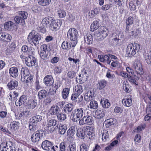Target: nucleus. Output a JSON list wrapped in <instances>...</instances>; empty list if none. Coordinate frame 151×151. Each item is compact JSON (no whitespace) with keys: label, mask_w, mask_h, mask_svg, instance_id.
<instances>
[{"label":"nucleus","mask_w":151,"mask_h":151,"mask_svg":"<svg viewBox=\"0 0 151 151\" xmlns=\"http://www.w3.org/2000/svg\"><path fill=\"white\" fill-rule=\"evenodd\" d=\"M140 49V45L134 43L129 44L127 46L126 55L128 57L132 56L138 52Z\"/></svg>","instance_id":"nucleus-1"},{"label":"nucleus","mask_w":151,"mask_h":151,"mask_svg":"<svg viewBox=\"0 0 151 151\" xmlns=\"http://www.w3.org/2000/svg\"><path fill=\"white\" fill-rule=\"evenodd\" d=\"M41 39V36L40 34H35L33 31L29 34L27 37L28 42L33 46H36L38 45Z\"/></svg>","instance_id":"nucleus-2"},{"label":"nucleus","mask_w":151,"mask_h":151,"mask_svg":"<svg viewBox=\"0 0 151 151\" xmlns=\"http://www.w3.org/2000/svg\"><path fill=\"white\" fill-rule=\"evenodd\" d=\"M108 33V30L107 28L102 27L95 34V37L98 40L101 41L107 36Z\"/></svg>","instance_id":"nucleus-3"},{"label":"nucleus","mask_w":151,"mask_h":151,"mask_svg":"<svg viewBox=\"0 0 151 151\" xmlns=\"http://www.w3.org/2000/svg\"><path fill=\"white\" fill-rule=\"evenodd\" d=\"M41 147L44 150L47 151H58V147L57 145H54L53 143L48 140L43 141Z\"/></svg>","instance_id":"nucleus-4"},{"label":"nucleus","mask_w":151,"mask_h":151,"mask_svg":"<svg viewBox=\"0 0 151 151\" xmlns=\"http://www.w3.org/2000/svg\"><path fill=\"white\" fill-rule=\"evenodd\" d=\"M83 109L82 108H79L76 109L72 113L73 115L72 120L73 122H77L78 120L80 121V118H81L83 113Z\"/></svg>","instance_id":"nucleus-5"},{"label":"nucleus","mask_w":151,"mask_h":151,"mask_svg":"<svg viewBox=\"0 0 151 151\" xmlns=\"http://www.w3.org/2000/svg\"><path fill=\"white\" fill-rule=\"evenodd\" d=\"M58 123V121L54 119L49 120L48 121L45 129L47 130L49 133H52L55 130L54 127L57 125Z\"/></svg>","instance_id":"nucleus-6"},{"label":"nucleus","mask_w":151,"mask_h":151,"mask_svg":"<svg viewBox=\"0 0 151 151\" xmlns=\"http://www.w3.org/2000/svg\"><path fill=\"white\" fill-rule=\"evenodd\" d=\"M67 36L71 40H76L78 36V32L74 28H70L67 33Z\"/></svg>","instance_id":"nucleus-7"},{"label":"nucleus","mask_w":151,"mask_h":151,"mask_svg":"<svg viewBox=\"0 0 151 151\" xmlns=\"http://www.w3.org/2000/svg\"><path fill=\"white\" fill-rule=\"evenodd\" d=\"M43 131L42 130H37L34 132L31 137L32 141L37 143L43 135Z\"/></svg>","instance_id":"nucleus-8"},{"label":"nucleus","mask_w":151,"mask_h":151,"mask_svg":"<svg viewBox=\"0 0 151 151\" xmlns=\"http://www.w3.org/2000/svg\"><path fill=\"white\" fill-rule=\"evenodd\" d=\"M116 122L117 121L115 119L110 118L104 121V124L107 130L109 129L111 130L112 128L116 124Z\"/></svg>","instance_id":"nucleus-9"},{"label":"nucleus","mask_w":151,"mask_h":151,"mask_svg":"<svg viewBox=\"0 0 151 151\" xmlns=\"http://www.w3.org/2000/svg\"><path fill=\"white\" fill-rule=\"evenodd\" d=\"M93 122V118L91 116H84L79 121L80 125L84 124H91Z\"/></svg>","instance_id":"nucleus-10"},{"label":"nucleus","mask_w":151,"mask_h":151,"mask_svg":"<svg viewBox=\"0 0 151 151\" xmlns=\"http://www.w3.org/2000/svg\"><path fill=\"white\" fill-rule=\"evenodd\" d=\"M61 23L59 20H54L53 19L52 21L50 24V28L52 31H56L59 29L61 26Z\"/></svg>","instance_id":"nucleus-11"},{"label":"nucleus","mask_w":151,"mask_h":151,"mask_svg":"<svg viewBox=\"0 0 151 151\" xmlns=\"http://www.w3.org/2000/svg\"><path fill=\"white\" fill-rule=\"evenodd\" d=\"M133 68L135 70V72L137 76L141 75L143 74L142 66L141 63L139 62L134 63L133 66Z\"/></svg>","instance_id":"nucleus-12"},{"label":"nucleus","mask_w":151,"mask_h":151,"mask_svg":"<svg viewBox=\"0 0 151 151\" xmlns=\"http://www.w3.org/2000/svg\"><path fill=\"white\" fill-rule=\"evenodd\" d=\"M44 82L47 86L52 85L54 83V80L52 76L50 75L46 76L44 79Z\"/></svg>","instance_id":"nucleus-13"},{"label":"nucleus","mask_w":151,"mask_h":151,"mask_svg":"<svg viewBox=\"0 0 151 151\" xmlns=\"http://www.w3.org/2000/svg\"><path fill=\"white\" fill-rule=\"evenodd\" d=\"M27 97L26 95H22L19 100H17L15 103L16 106H20L27 101Z\"/></svg>","instance_id":"nucleus-14"},{"label":"nucleus","mask_w":151,"mask_h":151,"mask_svg":"<svg viewBox=\"0 0 151 151\" xmlns=\"http://www.w3.org/2000/svg\"><path fill=\"white\" fill-rule=\"evenodd\" d=\"M98 58L101 62H103L107 64L110 65L111 62V60L109 59V54L99 55Z\"/></svg>","instance_id":"nucleus-15"},{"label":"nucleus","mask_w":151,"mask_h":151,"mask_svg":"<svg viewBox=\"0 0 151 151\" xmlns=\"http://www.w3.org/2000/svg\"><path fill=\"white\" fill-rule=\"evenodd\" d=\"M13 143L12 142L10 141H8L6 142H4L2 143L0 145V148L1 150L2 149H9L12 150L13 149L12 146Z\"/></svg>","instance_id":"nucleus-16"},{"label":"nucleus","mask_w":151,"mask_h":151,"mask_svg":"<svg viewBox=\"0 0 151 151\" xmlns=\"http://www.w3.org/2000/svg\"><path fill=\"white\" fill-rule=\"evenodd\" d=\"M36 62V60L34 57H30L25 60L26 64L29 67L35 65Z\"/></svg>","instance_id":"nucleus-17"},{"label":"nucleus","mask_w":151,"mask_h":151,"mask_svg":"<svg viewBox=\"0 0 151 151\" xmlns=\"http://www.w3.org/2000/svg\"><path fill=\"white\" fill-rule=\"evenodd\" d=\"M9 73L10 76L13 78H16L18 75V68L16 67H13L10 68Z\"/></svg>","instance_id":"nucleus-18"},{"label":"nucleus","mask_w":151,"mask_h":151,"mask_svg":"<svg viewBox=\"0 0 151 151\" xmlns=\"http://www.w3.org/2000/svg\"><path fill=\"white\" fill-rule=\"evenodd\" d=\"M112 131L110 129L109 130H104L102 133V139L104 142L108 141L109 139V132L110 133Z\"/></svg>","instance_id":"nucleus-19"},{"label":"nucleus","mask_w":151,"mask_h":151,"mask_svg":"<svg viewBox=\"0 0 151 151\" xmlns=\"http://www.w3.org/2000/svg\"><path fill=\"white\" fill-rule=\"evenodd\" d=\"M37 104V101L36 100H30L29 101L28 103L25 106L27 109H34L36 106Z\"/></svg>","instance_id":"nucleus-20"},{"label":"nucleus","mask_w":151,"mask_h":151,"mask_svg":"<svg viewBox=\"0 0 151 151\" xmlns=\"http://www.w3.org/2000/svg\"><path fill=\"white\" fill-rule=\"evenodd\" d=\"M15 24L11 21H9L5 22L4 24V28L8 30H12L14 29Z\"/></svg>","instance_id":"nucleus-21"},{"label":"nucleus","mask_w":151,"mask_h":151,"mask_svg":"<svg viewBox=\"0 0 151 151\" xmlns=\"http://www.w3.org/2000/svg\"><path fill=\"white\" fill-rule=\"evenodd\" d=\"M18 85V82L16 81L12 80L7 84V86L9 90L16 89Z\"/></svg>","instance_id":"nucleus-22"},{"label":"nucleus","mask_w":151,"mask_h":151,"mask_svg":"<svg viewBox=\"0 0 151 151\" xmlns=\"http://www.w3.org/2000/svg\"><path fill=\"white\" fill-rule=\"evenodd\" d=\"M52 17H46L44 18L42 22V25L45 27H47L48 25L51 24L52 21Z\"/></svg>","instance_id":"nucleus-23"},{"label":"nucleus","mask_w":151,"mask_h":151,"mask_svg":"<svg viewBox=\"0 0 151 151\" xmlns=\"http://www.w3.org/2000/svg\"><path fill=\"white\" fill-rule=\"evenodd\" d=\"M90 128L89 126L86 127L85 129L86 136L90 139H93L95 136V134L90 131Z\"/></svg>","instance_id":"nucleus-24"},{"label":"nucleus","mask_w":151,"mask_h":151,"mask_svg":"<svg viewBox=\"0 0 151 151\" xmlns=\"http://www.w3.org/2000/svg\"><path fill=\"white\" fill-rule=\"evenodd\" d=\"M132 100L131 96L129 95L127 98L122 99V102L124 105L127 107H129L131 106L132 105Z\"/></svg>","instance_id":"nucleus-25"},{"label":"nucleus","mask_w":151,"mask_h":151,"mask_svg":"<svg viewBox=\"0 0 151 151\" xmlns=\"http://www.w3.org/2000/svg\"><path fill=\"white\" fill-rule=\"evenodd\" d=\"M60 108L56 105H53L51 107L49 111V113L51 115H58L59 113Z\"/></svg>","instance_id":"nucleus-26"},{"label":"nucleus","mask_w":151,"mask_h":151,"mask_svg":"<svg viewBox=\"0 0 151 151\" xmlns=\"http://www.w3.org/2000/svg\"><path fill=\"white\" fill-rule=\"evenodd\" d=\"M42 119V116L40 115L34 116L31 119V123L34 125L37 123L40 122Z\"/></svg>","instance_id":"nucleus-27"},{"label":"nucleus","mask_w":151,"mask_h":151,"mask_svg":"<svg viewBox=\"0 0 151 151\" xmlns=\"http://www.w3.org/2000/svg\"><path fill=\"white\" fill-rule=\"evenodd\" d=\"M57 127L58 128V132L61 134H64L67 129V125L65 124H60Z\"/></svg>","instance_id":"nucleus-28"},{"label":"nucleus","mask_w":151,"mask_h":151,"mask_svg":"<svg viewBox=\"0 0 151 151\" xmlns=\"http://www.w3.org/2000/svg\"><path fill=\"white\" fill-rule=\"evenodd\" d=\"M104 115L105 114L103 111L97 110L95 111L93 116L96 119H99L102 118Z\"/></svg>","instance_id":"nucleus-29"},{"label":"nucleus","mask_w":151,"mask_h":151,"mask_svg":"<svg viewBox=\"0 0 151 151\" xmlns=\"http://www.w3.org/2000/svg\"><path fill=\"white\" fill-rule=\"evenodd\" d=\"M107 84L106 81L104 80L99 81L97 84V88L99 90H101L105 88Z\"/></svg>","instance_id":"nucleus-30"},{"label":"nucleus","mask_w":151,"mask_h":151,"mask_svg":"<svg viewBox=\"0 0 151 151\" xmlns=\"http://www.w3.org/2000/svg\"><path fill=\"white\" fill-rule=\"evenodd\" d=\"M38 96L39 99L41 100L46 98L48 96V93L46 90H42L38 92Z\"/></svg>","instance_id":"nucleus-31"},{"label":"nucleus","mask_w":151,"mask_h":151,"mask_svg":"<svg viewBox=\"0 0 151 151\" xmlns=\"http://www.w3.org/2000/svg\"><path fill=\"white\" fill-rule=\"evenodd\" d=\"M73 106V105L71 104H67L63 108V111L64 112L68 114L72 111Z\"/></svg>","instance_id":"nucleus-32"},{"label":"nucleus","mask_w":151,"mask_h":151,"mask_svg":"<svg viewBox=\"0 0 151 151\" xmlns=\"http://www.w3.org/2000/svg\"><path fill=\"white\" fill-rule=\"evenodd\" d=\"M93 93L91 91H88L86 93L84 96V99L86 101H89L93 99Z\"/></svg>","instance_id":"nucleus-33"},{"label":"nucleus","mask_w":151,"mask_h":151,"mask_svg":"<svg viewBox=\"0 0 151 151\" xmlns=\"http://www.w3.org/2000/svg\"><path fill=\"white\" fill-rule=\"evenodd\" d=\"M85 42L88 44L92 43L93 41V36L90 34H87L84 37Z\"/></svg>","instance_id":"nucleus-34"},{"label":"nucleus","mask_w":151,"mask_h":151,"mask_svg":"<svg viewBox=\"0 0 151 151\" xmlns=\"http://www.w3.org/2000/svg\"><path fill=\"white\" fill-rule=\"evenodd\" d=\"M21 79H25L27 77L30 75L28 69L22 68L21 70Z\"/></svg>","instance_id":"nucleus-35"},{"label":"nucleus","mask_w":151,"mask_h":151,"mask_svg":"<svg viewBox=\"0 0 151 151\" xmlns=\"http://www.w3.org/2000/svg\"><path fill=\"white\" fill-rule=\"evenodd\" d=\"M100 103L103 107L104 108H108L110 106L109 100L106 99H101Z\"/></svg>","instance_id":"nucleus-36"},{"label":"nucleus","mask_w":151,"mask_h":151,"mask_svg":"<svg viewBox=\"0 0 151 151\" xmlns=\"http://www.w3.org/2000/svg\"><path fill=\"white\" fill-rule=\"evenodd\" d=\"M70 89L66 88H63L62 91V96L63 99H66L69 96Z\"/></svg>","instance_id":"nucleus-37"},{"label":"nucleus","mask_w":151,"mask_h":151,"mask_svg":"<svg viewBox=\"0 0 151 151\" xmlns=\"http://www.w3.org/2000/svg\"><path fill=\"white\" fill-rule=\"evenodd\" d=\"M99 21H94L91 25L90 30L92 32L94 31L99 28Z\"/></svg>","instance_id":"nucleus-38"},{"label":"nucleus","mask_w":151,"mask_h":151,"mask_svg":"<svg viewBox=\"0 0 151 151\" xmlns=\"http://www.w3.org/2000/svg\"><path fill=\"white\" fill-rule=\"evenodd\" d=\"M14 21L17 24H20L21 25L23 26L25 24V22L19 16H16L14 18Z\"/></svg>","instance_id":"nucleus-39"},{"label":"nucleus","mask_w":151,"mask_h":151,"mask_svg":"<svg viewBox=\"0 0 151 151\" xmlns=\"http://www.w3.org/2000/svg\"><path fill=\"white\" fill-rule=\"evenodd\" d=\"M85 130L84 131L81 129H78L77 131V135L81 138L83 139L84 138V136L86 135Z\"/></svg>","instance_id":"nucleus-40"},{"label":"nucleus","mask_w":151,"mask_h":151,"mask_svg":"<svg viewBox=\"0 0 151 151\" xmlns=\"http://www.w3.org/2000/svg\"><path fill=\"white\" fill-rule=\"evenodd\" d=\"M99 13V9L97 8L94 9L93 10H91L89 12V15L91 18L95 17Z\"/></svg>","instance_id":"nucleus-41"},{"label":"nucleus","mask_w":151,"mask_h":151,"mask_svg":"<svg viewBox=\"0 0 151 151\" xmlns=\"http://www.w3.org/2000/svg\"><path fill=\"white\" fill-rule=\"evenodd\" d=\"M83 90L82 86L80 85H78L75 86L73 92L80 95L83 92Z\"/></svg>","instance_id":"nucleus-42"},{"label":"nucleus","mask_w":151,"mask_h":151,"mask_svg":"<svg viewBox=\"0 0 151 151\" xmlns=\"http://www.w3.org/2000/svg\"><path fill=\"white\" fill-rule=\"evenodd\" d=\"M61 47L64 50H68L71 48L70 43L67 41H65L62 43Z\"/></svg>","instance_id":"nucleus-43"},{"label":"nucleus","mask_w":151,"mask_h":151,"mask_svg":"<svg viewBox=\"0 0 151 151\" xmlns=\"http://www.w3.org/2000/svg\"><path fill=\"white\" fill-rule=\"evenodd\" d=\"M98 104L97 102L95 100L91 101L89 104V108L91 109H96L98 108Z\"/></svg>","instance_id":"nucleus-44"},{"label":"nucleus","mask_w":151,"mask_h":151,"mask_svg":"<svg viewBox=\"0 0 151 151\" xmlns=\"http://www.w3.org/2000/svg\"><path fill=\"white\" fill-rule=\"evenodd\" d=\"M76 127L75 126H72L70 127L67 131V134L69 136H73L76 133Z\"/></svg>","instance_id":"nucleus-45"},{"label":"nucleus","mask_w":151,"mask_h":151,"mask_svg":"<svg viewBox=\"0 0 151 151\" xmlns=\"http://www.w3.org/2000/svg\"><path fill=\"white\" fill-rule=\"evenodd\" d=\"M146 62L148 64L151 63V51L146 53L144 56Z\"/></svg>","instance_id":"nucleus-46"},{"label":"nucleus","mask_w":151,"mask_h":151,"mask_svg":"<svg viewBox=\"0 0 151 151\" xmlns=\"http://www.w3.org/2000/svg\"><path fill=\"white\" fill-rule=\"evenodd\" d=\"M50 54L49 51H41L40 56L41 58L43 60H45L47 58Z\"/></svg>","instance_id":"nucleus-47"},{"label":"nucleus","mask_w":151,"mask_h":151,"mask_svg":"<svg viewBox=\"0 0 151 151\" xmlns=\"http://www.w3.org/2000/svg\"><path fill=\"white\" fill-rule=\"evenodd\" d=\"M39 5L42 6L48 5L51 2V0H38Z\"/></svg>","instance_id":"nucleus-48"},{"label":"nucleus","mask_w":151,"mask_h":151,"mask_svg":"<svg viewBox=\"0 0 151 151\" xmlns=\"http://www.w3.org/2000/svg\"><path fill=\"white\" fill-rule=\"evenodd\" d=\"M19 15L24 20L25 19H27L28 14L26 12L21 11L19 12Z\"/></svg>","instance_id":"nucleus-49"},{"label":"nucleus","mask_w":151,"mask_h":151,"mask_svg":"<svg viewBox=\"0 0 151 151\" xmlns=\"http://www.w3.org/2000/svg\"><path fill=\"white\" fill-rule=\"evenodd\" d=\"M57 116L58 120L60 122L64 120L67 118L66 115L63 113H58Z\"/></svg>","instance_id":"nucleus-50"},{"label":"nucleus","mask_w":151,"mask_h":151,"mask_svg":"<svg viewBox=\"0 0 151 151\" xmlns=\"http://www.w3.org/2000/svg\"><path fill=\"white\" fill-rule=\"evenodd\" d=\"M10 124L12 129L14 130L19 127V123L18 122H13Z\"/></svg>","instance_id":"nucleus-51"},{"label":"nucleus","mask_w":151,"mask_h":151,"mask_svg":"<svg viewBox=\"0 0 151 151\" xmlns=\"http://www.w3.org/2000/svg\"><path fill=\"white\" fill-rule=\"evenodd\" d=\"M128 80L132 84L137 85V82L136 81L135 78L133 77L130 75L128 78Z\"/></svg>","instance_id":"nucleus-52"},{"label":"nucleus","mask_w":151,"mask_h":151,"mask_svg":"<svg viewBox=\"0 0 151 151\" xmlns=\"http://www.w3.org/2000/svg\"><path fill=\"white\" fill-rule=\"evenodd\" d=\"M130 33L131 35L133 37L135 38L137 37L140 34V32L139 30L137 29L135 31H132Z\"/></svg>","instance_id":"nucleus-53"},{"label":"nucleus","mask_w":151,"mask_h":151,"mask_svg":"<svg viewBox=\"0 0 151 151\" xmlns=\"http://www.w3.org/2000/svg\"><path fill=\"white\" fill-rule=\"evenodd\" d=\"M67 151H76V145L74 144H71L69 145Z\"/></svg>","instance_id":"nucleus-54"},{"label":"nucleus","mask_w":151,"mask_h":151,"mask_svg":"<svg viewBox=\"0 0 151 151\" xmlns=\"http://www.w3.org/2000/svg\"><path fill=\"white\" fill-rule=\"evenodd\" d=\"M25 117H30L33 115V111L31 110L24 111Z\"/></svg>","instance_id":"nucleus-55"},{"label":"nucleus","mask_w":151,"mask_h":151,"mask_svg":"<svg viewBox=\"0 0 151 151\" xmlns=\"http://www.w3.org/2000/svg\"><path fill=\"white\" fill-rule=\"evenodd\" d=\"M6 35L4 37L3 41L5 42H9L11 41L12 37L8 33H6Z\"/></svg>","instance_id":"nucleus-56"},{"label":"nucleus","mask_w":151,"mask_h":151,"mask_svg":"<svg viewBox=\"0 0 151 151\" xmlns=\"http://www.w3.org/2000/svg\"><path fill=\"white\" fill-rule=\"evenodd\" d=\"M123 89L127 93L129 92L132 90L131 87L129 85L126 84H123Z\"/></svg>","instance_id":"nucleus-57"},{"label":"nucleus","mask_w":151,"mask_h":151,"mask_svg":"<svg viewBox=\"0 0 151 151\" xmlns=\"http://www.w3.org/2000/svg\"><path fill=\"white\" fill-rule=\"evenodd\" d=\"M33 76L31 75H29L28 77H27L25 79H23L22 81L24 82L27 83L32 82L33 81Z\"/></svg>","instance_id":"nucleus-58"},{"label":"nucleus","mask_w":151,"mask_h":151,"mask_svg":"<svg viewBox=\"0 0 151 151\" xmlns=\"http://www.w3.org/2000/svg\"><path fill=\"white\" fill-rule=\"evenodd\" d=\"M58 14L60 17L63 18L66 16V13L64 11L60 10L58 11Z\"/></svg>","instance_id":"nucleus-59"},{"label":"nucleus","mask_w":151,"mask_h":151,"mask_svg":"<svg viewBox=\"0 0 151 151\" xmlns=\"http://www.w3.org/2000/svg\"><path fill=\"white\" fill-rule=\"evenodd\" d=\"M133 22V20L132 17H129L126 20V24L127 25H130L132 24Z\"/></svg>","instance_id":"nucleus-60"},{"label":"nucleus","mask_w":151,"mask_h":151,"mask_svg":"<svg viewBox=\"0 0 151 151\" xmlns=\"http://www.w3.org/2000/svg\"><path fill=\"white\" fill-rule=\"evenodd\" d=\"M16 119H24L25 118L24 116V111H22L19 114H17L16 116Z\"/></svg>","instance_id":"nucleus-61"},{"label":"nucleus","mask_w":151,"mask_h":151,"mask_svg":"<svg viewBox=\"0 0 151 151\" xmlns=\"http://www.w3.org/2000/svg\"><path fill=\"white\" fill-rule=\"evenodd\" d=\"M35 50L34 49L31 48V49H29L28 52L27 53V54L29 55V57H33V55H34V53H35Z\"/></svg>","instance_id":"nucleus-62"},{"label":"nucleus","mask_w":151,"mask_h":151,"mask_svg":"<svg viewBox=\"0 0 151 151\" xmlns=\"http://www.w3.org/2000/svg\"><path fill=\"white\" fill-rule=\"evenodd\" d=\"M35 87L36 90L37 91H38L42 88V87L40 85L39 81L38 80H36L35 83Z\"/></svg>","instance_id":"nucleus-63"},{"label":"nucleus","mask_w":151,"mask_h":151,"mask_svg":"<svg viewBox=\"0 0 151 151\" xmlns=\"http://www.w3.org/2000/svg\"><path fill=\"white\" fill-rule=\"evenodd\" d=\"M66 143L64 142H61L60 145V149L61 151H65V149L66 147Z\"/></svg>","instance_id":"nucleus-64"}]
</instances>
